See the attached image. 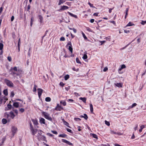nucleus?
<instances>
[{"instance_id":"nucleus-3","label":"nucleus","mask_w":146,"mask_h":146,"mask_svg":"<svg viewBox=\"0 0 146 146\" xmlns=\"http://www.w3.org/2000/svg\"><path fill=\"white\" fill-rule=\"evenodd\" d=\"M5 82L8 86L11 87L13 86V83L10 80L7 79H5Z\"/></svg>"},{"instance_id":"nucleus-45","label":"nucleus","mask_w":146,"mask_h":146,"mask_svg":"<svg viewBox=\"0 0 146 146\" xmlns=\"http://www.w3.org/2000/svg\"><path fill=\"white\" fill-rule=\"evenodd\" d=\"M19 111L21 113H23L25 111V110L23 108H21L19 109Z\"/></svg>"},{"instance_id":"nucleus-50","label":"nucleus","mask_w":146,"mask_h":146,"mask_svg":"<svg viewBox=\"0 0 146 146\" xmlns=\"http://www.w3.org/2000/svg\"><path fill=\"white\" fill-rule=\"evenodd\" d=\"M60 41H63L65 40V38L63 37H61L60 39Z\"/></svg>"},{"instance_id":"nucleus-6","label":"nucleus","mask_w":146,"mask_h":146,"mask_svg":"<svg viewBox=\"0 0 146 146\" xmlns=\"http://www.w3.org/2000/svg\"><path fill=\"white\" fill-rule=\"evenodd\" d=\"M30 130L31 133L33 135H34L38 131L37 129H34V127L31 128Z\"/></svg>"},{"instance_id":"nucleus-46","label":"nucleus","mask_w":146,"mask_h":146,"mask_svg":"<svg viewBox=\"0 0 146 146\" xmlns=\"http://www.w3.org/2000/svg\"><path fill=\"white\" fill-rule=\"evenodd\" d=\"M105 124L107 125L108 126H109L110 125V123L108 121H107L105 120Z\"/></svg>"},{"instance_id":"nucleus-37","label":"nucleus","mask_w":146,"mask_h":146,"mask_svg":"<svg viewBox=\"0 0 146 146\" xmlns=\"http://www.w3.org/2000/svg\"><path fill=\"white\" fill-rule=\"evenodd\" d=\"M3 44L1 43H0V50H2L3 48Z\"/></svg>"},{"instance_id":"nucleus-15","label":"nucleus","mask_w":146,"mask_h":146,"mask_svg":"<svg viewBox=\"0 0 146 146\" xmlns=\"http://www.w3.org/2000/svg\"><path fill=\"white\" fill-rule=\"evenodd\" d=\"M67 13L69 14V15L71 17H73L76 19L78 18V17L76 15L70 13L69 12H68Z\"/></svg>"},{"instance_id":"nucleus-54","label":"nucleus","mask_w":146,"mask_h":146,"mask_svg":"<svg viewBox=\"0 0 146 146\" xmlns=\"http://www.w3.org/2000/svg\"><path fill=\"white\" fill-rule=\"evenodd\" d=\"M72 69L74 71H76V72H78L79 71V69L77 68V69H76L75 68H72Z\"/></svg>"},{"instance_id":"nucleus-20","label":"nucleus","mask_w":146,"mask_h":146,"mask_svg":"<svg viewBox=\"0 0 146 146\" xmlns=\"http://www.w3.org/2000/svg\"><path fill=\"white\" fill-rule=\"evenodd\" d=\"M137 105V104L136 103H134L132 104V105L131 106H129L128 108L127 109V110H129L130 109L133 108L135 107Z\"/></svg>"},{"instance_id":"nucleus-5","label":"nucleus","mask_w":146,"mask_h":146,"mask_svg":"<svg viewBox=\"0 0 146 146\" xmlns=\"http://www.w3.org/2000/svg\"><path fill=\"white\" fill-rule=\"evenodd\" d=\"M69 8V7L65 5H63L60 6V8L58 11L59 12H61L65 10H67Z\"/></svg>"},{"instance_id":"nucleus-55","label":"nucleus","mask_w":146,"mask_h":146,"mask_svg":"<svg viewBox=\"0 0 146 146\" xmlns=\"http://www.w3.org/2000/svg\"><path fill=\"white\" fill-rule=\"evenodd\" d=\"M66 130H67V131L68 132L70 133H72V131L70 129H68V128H67V129Z\"/></svg>"},{"instance_id":"nucleus-31","label":"nucleus","mask_w":146,"mask_h":146,"mask_svg":"<svg viewBox=\"0 0 146 146\" xmlns=\"http://www.w3.org/2000/svg\"><path fill=\"white\" fill-rule=\"evenodd\" d=\"M3 93L5 95L7 96L8 95V91L7 89H5L4 90Z\"/></svg>"},{"instance_id":"nucleus-28","label":"nucleus","mask_w":146,"mask_h":146,"mask_svg":"<svg viewBox=\"0 0 146 146\" xmlns=\"http://www.w3.org/2000/svg\"><path fill=\"white\" fill-rule=\"evenodd\" d=\"M90 111L92 113L93 111V108L92 105L91 104H90Z\"/></svg>"},{"instance_id":"nucleus-39","label":"nucleus","mask_w":146,"mask_h":146,"mask_svg":"<svg viewBox=\"0 0 146 146\" xmlns=\"http://www.w3.org/2000/svg\"><path fill=\"white\" fill-rule=\"evenodd\" d=\"M68 49L69 51L71 52V53L72 52V48L71 45L69 46L68 47Z\"/></svg>"},{"instance_id":"nucleus-12","label":"nucleus","mask_w":146,"mask_h":146,"mask_svg":"<svg viewBox=\"0 0 146 146\" xmlns=\"http://www.w3.org/2000/svg\"><path fill=\"white\" fill-rule=\"evenodd\" d=\"M40 123L41 124H45V120L43 118H39Z\"/></svg>"},{"instance_id":"nucleus-52","label":"nucleus","mask_w":146,"mask_h":146,"mask_svg":"<svg viewBox=\"0 0 146 146\" xmlns=\"http://www.w3.org/2000/svg\"><path fill=\"white\" fill-rule=\"evenodd\" d=\"M146 23V21H142L141 23V24L143 25H144Z\"/></svg>"},{"instance_id":"nucleus-14","label":"nucleus","mask_w":146,"mask_h":146,"mask_svg":"<svg viewBox=\"0 0 146 146\" xmlns=\"http://www.w3.org/2000/svg\"><path fill=\"white\" fill-rule=\"evenodd\" d=\"M32 121L33 122L34 124L35 125H37L38 124L37 120L36 119H32Z\"/></svg>"},{"instance_id":"nucleus-35","label":"nucleus","mask_w":146,"mask_h":146,"mask_svg":"<svg viewBox=\"0 0 146 146\" xmlns=\"http://www.w3.org/2000/svg\"><path fill=\"white\" fill-rule=\"evenodd\" d=\"M86 30L89 32H93L92 30L89 27H86Z\"/></svg>"},{"instance_id":"nucleus-57","label":"nucleus","mask_w":146,"mask_h":146,"mask_svg":"<svg viewBox=\"0 0 146 146\" xmlns=\"http://www.w3.org/2000/svg\"><path fill=\"white\" fill-rule=\"evenodd\" d=\"M7 59L9 62H11V58L10 56H8L7 57Z\"/></svg>"},{"instance_id":"nucleus-22","label":"nucleus","mask_w":146,"mask_h":146,"mask_svg":"<svg viewBox=\"0 0 146 146\" xmlns=\"http://www.w3.org/2000/svg\"><path fill=\"white\" fill-rule=\"evenodd\" d=\"M41 140L42 141H45L46 142H47V141L46 139V137L43 135H42L41 136V137L40 138V140Z\"/></svg>"},{"instance_id":"nucleus-13","label":"nucleus","mask_w":146,"mask_h":146,"mask_svg":"<svg viewBox=\"0 0 146 146\" xmlns=\"http://www.w3.org/2000/svg\"><path fill=\"white\" fill-rule=\"evenodd\" d=\"M38 134H37L36 137H38V139L39 140H40V138L39 137L42 134V131L41 130H38Z\"/></svg>"},{"instance_id":"nucleus-17","label":"nucleus","mask_w":146,"mask_h":146,"mask_svg":"<svg viewBox=\"0 0 146 146\" xmlns=\"http://www.w3.org/2000/svg\"><path fill=\"white\" fill-rule=\"evenodd\" d=\"M80 117L81 118H84L86 120L88 118V117L87 115L85 113H84V115H81Z\"/></svg>"},{"instance_id":"nucleus-42","label":"nucleus","mask_w":146,"mask_h":146,"mask_svg":"<svg viewBox=\"0 0 146 146\" xmlns=\"http://www.w3.org/2000/svg\"><path fill=\"white\" fill-rule=\"evenodd\" d=\"M82 58L84 60L86 59L87 58V55L86 54H84L82 57Z\"/></svg>"},{"instance_id":"nucleus-58","label":"nucleus","mask_w":146,"mask_h":146,"mask_svg":"<svg viewBox=\"0 0 146 146\" xmlns=\"http://www.w3.org/2000/svg\"><path fill=\"white\" fill-rule=\"evenodd\" d=\"M138 125L137 124L135 125V127L134 128V129L135 131L137 129V128H138Z\"/></svg>"},{"instance_id":"nucleus-53","label":"nucleus","mask_w":146,"mask_h":146,"mask_svg":"<svg viewBox=\"0 0 146 146\" xmlns=\"http://www.w3.org/2000/svg\"><path fill=\"white\" fill-rule=\"evenodd\" d=\"M21 44V42H20V38H19L18 40V46H20Z\"/></svg>"},{"instance_id":"nucleus-7","label":"nucleus","mask_w":146,"mask_h":146,"mask_svg":"<svg viewBox=\"0 0 146 146\" xmlns=\"http://www.w3.org/2000/svg\"><path fill=\"white\" fill-rule=\"evenodd\" d=\"M126 68V66L124 64L121 65L120 67H119L118 70V72L119 74H122L123 73V72H121V70L123 69Z\"/></svg>"},{"instance_id":"nucleus-49","label":"nucleus","mask_w":146,"mask_h":146,"mask_svg":"<svg viewBox=\"0 0 146 146\" xmlns=\"http://www.w3.org/2000/svg\"><path fill=\"white\" fill-rule=\"evenodd\" d=\"M74 120L75 121H80L81 120V119L80 118H74Z\"/></svg>"},{"instance_id":"nucleus-62","label":"nucleus","mask_w":146,"mask_h":146,"mask_svg":"<svg viewBox=\"0 0 146 146\" xmlns=\"http://www.w3.org/2000/svg\"><path fill=\"white\" fill-rule=\"evenodd\" d=\"M13 111H14L15 113L17 115L18 114V111L17 110H13Z\"/></svg>"},{"instance_id":"nucleus-63","label":"nucleus","mask_w":146,"mask_h":146,"mask_svg":"<svg viewBox=\"0 0 146 146\" xmlns=\"http://www.w3.org/2000/svg\"><path fill=\"white\" fill-rule=\"evenodd\" d=\"M108 70V68L107 67H105L103 70V71L104 72H106Z\"/></svg>"},{"instance_id":"nucleus-25","label":"nucleus","mask_w":146,"mask_h":146,"mask_svg":"<svg viewBox=\"0 0 146 146\" xmlns=\"http://www.w3.org/2000/svg\"><path fill=\"white\" fill-rule=\"evenodd\" d=\"M66 135L65 134H60L58 135L59 137H61L62 138H65L66 137Z\"/></svg>"},{"instance_id":"nucleus-24","label":"nucleus","mask_w":146,"mask_h":146,"mask_svg":"<svg viewBox=\"0 0 146 146\" xmlns=\"http://www.w3.org/2000/svg\"><path fill=\"white\" fill-rule=\"evenodd\" d=\"M39 21L40 23H42L43 21V18L42 16L41 15L39 16Z\"/></svg>"},{"instance_id":"nucleus-32","label":"nucleus","mask_w":146,"mask_h":146,"mask_svg":"<svg viewBox=\"0 0 146 146\" xmlns=\"http://www.w3.org/2000/svg\"><path fill=\"white\" fill-rule=\"evenodd\" d=\"M45 100L46 102H49L51 101V98L49 97H47L45 98Z\"/></svg>"},{"instance_id":"nucleus-29","label":"nucleus","mask_w":146,"mask_h":146,"mask_svg":"<svg viewBox=\"0 0 146 146\" xmlns=\"http://www.w3.org/2000/svg\"><path fill=\"white\" fill-rule=\"evenodd\" d=\"M11 69L15 71H17H17L19 72L20 71L19 69V70L17 69V68L16 67H15L13 68H11Z\"/></svg>"},{"instance_id":"nucleus-40","label":"nucleus","mask_w":146,"mask_h":146,"mask_svg":"<svg viewBox=\"0 0 146 146\" xmlns=\"http://www.w3.org/2000/svg\"><path fill=\"white\" fill-rule=\"evenodd\" d=\"M37 86L36 85H34L33 91L34 92H35L36 91V88Z\"/></svg>"},{"instance_id":"nucleus-64","label":"nucleus","mask_w":146,"mask_h":146,"mask_svg":"<svg viewBox=\"0 0 146 146\" xmlns=\"http://www.w3.org/2000/svg\"><path fill=\"white\" fill-rule=\"evenodd\" d=\"M68 102H73L74 101V100L72 99H69L67 100Z\"/></svg>"},{"instance_id":"nucleus-43","label":"nucleus","mask_w":146,"mask_h":146,"mask_svg":"<svg viewBox=\"0 0 146 146\" xmlns=\"http://www.w3.org/2000/svg\"><path fill=\"white\" fill-rule=\"evenodd\" d=\"M15 95L14 93L13 92H11V95L10 96L12 98Z\"/></svg>"},{"instance_id":"nucleus-36","label":"nucleus","mask_w":146,"mask_h":146,"mask_svg":"<svg viewBox=\"0 0 146 146\" xmlns=\"http://www.w3.org/2000/svg\"><path fill=\"white\" fill-rule=\"evenodd\" d=\"M63 123L64 124L67 126L69 127V124L67 122H66V121L64 120L63 121Z\"/></svg>"},{"instance_id":"nucleus-1","label":"nucleus","mask_w":146,"mask_h":146,"mask_svg":"<svg viewBox=\"0 0 146 146\" xmlns=\"http://www.w3.org/2000/svg\"><path fill=\"white\" fill-rule=\"evenodd\" d=\"M5 116L7 119L8 121H10V118L13 119L15 117V115L13 113L12 111H10L9 113H6L5 114Z\"/></svg>"},{"instance_id":"nucleus-60","label":"nucleus","mask_w":146,"mask_h":146,"mask_svg":"<svg viewBox=\"0 0 146 146\" xmlns=\"http://www.w3.org/2000/svg\"><path fill=\"white\" fill-rule=\"evenodd\" d=\"M124 32L125 33H129L130 31L129 30H124Z\"/></svg>"},{"instance_id":"nucleus-44","label":"nucleus","mask_w":146,"mask_h":146,"mask_svg":"<svg viewBox=\"0 0 146 146\" xmlns=\"http://www.w3.org/2000/svg\"><path fill=\"white\" fill-rule=\"evenodd\" d=\"M105 38L106 39V40H108L109 41H110V36H109L108 37H106Z\"/></svg>"},{"instance_id":"nucleus-18","label":"nucleus","mask_w":146,"mask_h":146,"mask_svg":"<svg viewBox=\"0 0 146 146\" xmlns=\"http://www.w3.org/2000/svg\"><path fill=\"white\" fill-rule=\"evenodd\" d=\"M7 122H8V121L7 120V119H5L3 118V119H2V123L4 124H6L7 123Z\"/></svg>"},{"instance_id":"nucleus-51","label":"nucleus","mask_w":146,"mask_h":146,"mask_svg":"<svg viewBox=\"0 0 146 146\" xmlns=\"http://www.w3.org/2000/svg\"><path fill=\"white\" fill-rule=\"evenodd\" d=\"M110 23H112L114 25H115V26H116V23H115V22L114 21H109Z\"/></svg>"},{"instance_id":"nucleus-41","label":"nucleus","mask_w":146,"mask_h":146,"mask_svg":"<svg viewBox=\"0 0 146 146\" xmlns=\"http://www.w3.org/2000/svg\"><path fill=\"white\" fill-rule=\"evenodd\" d=\"M76 61L77 63L81 64V62L80 61L79 58H76Z\"/></svg>"},{"instance_id":"nucleus-56","label":"nucleus","mask_w":146,"mask_h":146,"mask_svg":"<svg viewBox=\"0 0 146 146\" xmlns=\"http://www.w3.org/2000/svg\"><path fill=\"white\" fill-rule=\"evenodd\" d=\"M60 85L61 86H64V84L62 82H61L60 83Z\"/></svg>"},{"instance_id":"nucleus-48","label":"nucleus","mask_w":146,"mask_h":146,"mask_svg":"<svg viewBox=\"0 0 146 146\" xmlns=\"http://www.w3.org/2000/svg\"><path fill=\"white\" fill-rule=\"evenodd\" d=\"M62 141L63 142H64L66 143H67V142L68 141L64 139H62Z\"/></svg>"},{"instance_id":"nucleus-26","label":"nucleus","mask_w":146,"mask_h":146,"mask_svg":"<svg viewBox=\"0 0 146 146\" xmlns=\"http://www.w3.org/2000/svg\"><path fill=\"white\" fill-rule=\"evenodd\" d=\"M145 127L144 125H141L140 126V129L139 130V133H141L142 130V129Z\"/></svg>"},{"instance_id":"nucleus-16","label":"nucleus","mask_w":146,"mask_h":146,"mask_svg":"<svg viewBox=\"0 0 146 146\" xmlns=\"http://www.w3.org/2000/svg\"><path fill=\"white\" fill-rule=\"evenodd\" d=\"M19 102H15L13 104V106L16 108H18L19 107Z\"/></svg>"},{"instance_id":"nucleus-30","label":"nucleus","mask_w":146,"mask_h":146,"mask_svg":"<svg viewBox=\"0 0 146 146\" xmlns=\"http://www.w3.org/2000/svg\"><path fill=\"white\" fill-rule=\"evenodd\" d=\"M90 135L91 136H92L93 137L96 139H98L97 136L96 134H94V133H91Z\"/></svg>"},{"instance_id":"nucleus-19","label":"nucleus","mask_w":146,"mask_h":146,"mask_svg":"<svg viewBox=\"0 0 146 146\" xmlns=\"http://www.w3.org/2000/svg\"><path fill=\"white\" fill-rule=\"evenodd\" d=\"M134 25V24L133 23L129 22L126 26L125 27H127L131 26Z\"/></svg>"},{"instance_id":"nucleus-2","label":"nucleus","mask_w":146,"mask_h":146,"mask_svg":"<svg viewBox=\"0 0 146 146\" xmlns=\"http://www.w3.org/2000/svg\"><path fill=\"white\" fill-rule=\"evenodd\" d=\"M42 115H44V117L48 120L51 121L52 120V118L50 116L49 114L44 112H42Z\"/></svg>"},{"instance_id":"nucleus-47","label":"nucleus","mask_w":146,"mask_h":146,"mask_svg":"<svg viewBox=\"0 0 146 146\" xmlns=\"http://www.w3.org/2000/svg\"><path fill=\"white\" fill-rule=\"evenodd\" d=\"M88 4L90 5V7L94 8V7L93 6V5L90 2H89L88 3Z\"/></svg>"},{"instance_id":"nucleus-61","label":"nucleus","mask_w":146,"mask_h":146,"mask_svg":"<svg viewBox=\"0 0 146 146\" xmlns=\"http://www.w3.org/2000/svg\"><path fill=\"white\" fill-rule=\"evenodd\" d=\"M111 133L112 134H116L117 133L115 132L114 131H111Z\"/></svg>"},{"instance_id":"nucleus-9","label":"nucleus","mask_w":146,"mask_h":146,"mask_svg":"<svg viewBox=\"0 0 146 146\" xmlns=\"http://www.w3.org/2000/svg\"><path fill=\"white\" fill-rule=\"evenodd\" d=\"M63 109V108L61 106H59V104H57L55 108V110L57 111H60L61 110Z\"/></svg>"},{"instance_id":"nucleus-38","label":"nucleus","mask_w":146,"mask_h":146,"mask_svg":"<svg viewBox=\"0 0 146 146\" xmlns=\"http://www.w3.org/2000/svg\"><path fill=\"white\" fill-rule=\"evenodd\" d=\"M82 35L83 36L84 38V39L85 40H87V39H88L87 38L86 36V35H85V34L83 32H82Z\"/></svg>"},{"instance_id":"nucleus-10","label":"nucleus","mask_w":146,"mask_h":146,"mask_svg":"<svg viewBox=\"0 0 146 146\" xmlns=\"http://www.w3.org/2000/svg\"><path fill=\"white\" fill-rule=\"evenodd\" d=\"M114 85L118 88H122L123 87V84L121 82L115 83Z\"/></svg>"},{"instance_id":"nucleus-4","label":"nucleus","mask_w":146,"mask_h":146,"mask_svg":"<svg viewBox=\"0 0 146 146\" xmlns=\"http://www.w3.org/2000/svg\"><path fill=\"white\" fill-rule=\"evenodd\" d=\"M11 130L12 134V136L13 137L17 133V129L16 127L13 126L11 127Z\"/></svg>"},{"instance_id":"nucleus-8","label":"nucleus","mask_w":146,"mask_h":146,"mask_svg":"<svg viewBox=\"0 0 146 146\" xmlns=\"http://www.w3.org/2000/svg\"><path fill=\"white\" fill-rule=\"evenodd\" d=\"M38 97L40 98L42 95V94L43 91V90L40 88H38Z\"/></svg>"},{"instance_id":"nucleus-27","label":"nucleus","mask_w":146,"mask_h":146,"mask_svg":"<svg viewBox=\"0 0 146 146\" xmlns=\"http://www.w3.org/2000/svg\"><path fill=\"white\" fill-rule=\"evenodd\" d=\"M60 104H62L64 106H65L66 105V102L64 100L61 101L60 102Z\"/></svg>"},{"instance_id":"nucleus-21","label":"nucleus","mask_w":146,"mask_h":146,"mask_svg":"<svg viewBox=\"0 0 146 146\" xmlns=\"http://www.w3.org/2000/svg\"><path fill=\"white\" fill-rule=\"evenodd\" d=\"M79 99L82 100L84 102L86 103V98H82V97H80L79 98Z\"/></svg>"},{"instance_id":"nucleus-33","label":"nucleus","mask_w":146,"mask_h":146,"mask_svg":"<svg viewBox=\"0 0 146 146\" xmlns=\"http://www.w3.org/2000/svg\"><path fill=\"white\" fill-rule=\"evenodd\" d=\"M69 78V76L68 74L64 76V79L65 80H67Z\"/></svg>"},{"instance_id":"nucleus-34","label":"nucleus","mask_w":146,"mask_h":146,"mask_svg":"<svg viewBox=\"0 0 146 146\" xmlns=\"http://www.w3.org/2000/svg\"><path fill=\"white\" fill-rule=\"evenodd\" d=\"M128 10H129V9L128 8H127L126 9L125 15V19H126V18L127 16L128 15Z\"/></svg>"},{"instance_id":"nucleus-23","label":"nucleus","mask_w":146,"mask_h":146,"mask_svg":"<svg viewBox=\"0 0 146 146\" xmlns=\"http://www.w3.org/2000/svg\"><path fill=\"white\" fill-rule=\"evenodd\" d=\"M65 0H59L58 3V5H59L65 2Z\"/></svg>"},{"instance_id":"nucleus-59","label":"nucleus","mask_w":146,"mask_h":146,"mask_svg":"<svg viewBox=\"0 0 146 146\" xmlns=\"http://www.w3.org/2000/svg\"><path fill=\"white\" fill-rule=\"evenodd\" d=\"M51 131L54 134H57V132L56 131Z\"/></svg>"},{"instance_id":"nucleus-11","label":"nucleus","mask_w":146,"mask_h":146,"mask_svg":"<svg viewBox=\"0 0 146 146\" xmlns=\"http://www.w3.org/2000/svg\"><path fill=\"white\" fill-rule=\"evenodd\" d=\"M12 108V106L11 104H7V106L5 108V111H8L11 110Z\"/></svg>"}]
</instances>
